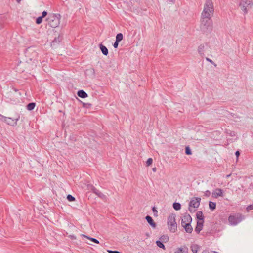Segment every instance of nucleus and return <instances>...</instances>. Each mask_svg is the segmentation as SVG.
<instances>
[{
    "label": "nucleus",
    "instance_id": "nucleus-1",
    "mask_svg": "<svg viewBox=\"0 0 253 253\" xmlns=\"http://www.w3.org/2000/svg\"><path fill=\"white\" fill-rule=\"evenodd\" d=\"M214 12L213 2L211 0H207L204 4L201 14V26L203 27L211 26L212 24L211 19Z\"/></svg>",
    "mask_w": 253,
    "mask_h": 253
},
{
    "label": "nucleus",
    "instance_id": "nucleus-2",
    "mask_svg": "<svg viewBox=\"0 0 253 253\" xmlns=\"http://www.w3.org/2000/svg\"><path fill=\"white\" fill-rule=\"evenodd\" d=\"M60 17L59 14H51L46 19V21L51 27L56 28L60 24Z\"/></svg>",
    "mask_w": 253,
    "mask_h": 253
},
{
    "label": "nucleus",
    "instance_id": "nucleus-3",
    "mask_svg": "<svg viewBox=\"0 0 253 253\" xmlns=\"http://www.w3.org/2000/svg\"><path fill=\"white\" fill-rule=\"evenodd\" d=\"M175 215L174 214H170L167 219V226L169 231L174 233L177 229V224L175 220Z\"/></svg>",
    "mask_w": 253,
    "mask_h": 253
},
{
    "label": "nucleus",
    "instance_id": "nucleus-4",
    "mask_svg": "<svg viewBox=\"0 0 253 253\" xmlns=\"http://www.w3.org/2000/svg\"><path fill=\"white\" fill-rule=\"evenodd\" d=\"M251 5L252 0H240L239 6L245 13L248 12V9Z\"/></svg>",
    "mask_w": 253,
    "mask_h": 253
},
{
    "label": "nucleus",
    "instance_id": "nucleus-5",
    "mask_svg": "<svg viewBox=\"0 0 253 253\" xmlns=\"http://www.w3.org/2000/svg\"><path fill=\"white\" fill-rule=\"evenodd\" d=\"M200 201L201 199L200 198H193L189 203V210L192 211L193 210L192 208H197L200 205Z\"/></svg>",
    "mask_w": 253,
    "mask_h": 253
},
{
    "label": "nucleus",
    "instance_id": "nucleus-6",
    "mask_svg": "<svg viewBox=\"0 0 253 253\" xmlns=\"http://www.w3.org/2000/svg\"><path fill=\"white\" fill-rule=\"evenodd\" d=\"M223 191L220 188L215 189L212 193V197L214 198H217L219 197H223Z\"/></svg>",
    "mask_w": 253,
    "mask_h": 253
},
{
    "label": "nucleus",
    "instance_id": "nucleus-7",
    "mask_svg": "<svg viewBox=\"0 0 253 253\" xmlns=\"http://www.w3.org/2000/svg\"><path fill=\"white\" fill-rule=\"evenodd\" d=\"M192 218L190 215L189 214H185L182 218L181 225L182 226H183L184 224H190Z\"/></svg>",
    "mask_w": 253,
    "mask_h": 253
},
{
    "label": "nucleus",
    "instance_id": "nucleus-8",
    "mask_svg": "<svg viewBox=\"0 0 253 253\" xmlns=\"http://www.w3.org/2000/svg\"><path fill=\"white\" fill-rule=\"evenodd\" d=\"M204 220L203 219H200V220H198L197 222V225L195 228V231L197 233H199L202 230L203 226Z\"/></svg>",
    "mask_w": 253,
    "mask_h": 253
},
{
    "label": "nucleus",
    "instance_id": "nucleus-9",
    "mask_svg": "<svg viewBox=\"0 0 253 253\" xmlns=\"http://www.w3.org/2000/svg\"><path fill=\"white\" fill-rule=\"evenodd\" d=\"M188 248L185 246H181L177 248L174 250V253H188Z\"/></svg>",
    "mask_w": 253,
    "mask_h": 253
},
{
    "label": "nucleus",
    "instance_id": "nucleus-10",
    "mask_svg": "<svg viewBox=\"0 0 253 253\" xmlns=\"http://www.w3.org/2000/svg\"><path fill=\"white\" fill-rule=\"evenodd\" d=\"M228 220L232 225H236L239 222V219L234 215L229 216Z\"/></svg>",
    "mask_w": 253,
    "mask_h": 253
},
{
    "label": "nucleus",
    "instance_id": "nucleus-11",
    "mask_svg": "<svg viewBox=\"0 0 253 253\" xmlns=\"http://www.w3.org/2000/svg\"><path fill=\"white\" fill-rule=\"evenodd\" d=\"M47 15V13L46 11H43L42 13V15L38 17L36 19V23L37 24H40L42 22L43 18H44Z\"/></svg>",
    "mask_w": 253,
    "mask_h": 253
},
{
    "label": "nucleus",
    "instance_id": "nucleus-12",
    "mask_svg": "<svg viewBox=\"0 0 253 253\" xmlns=\"http://www.w3.org/2000/svg\"><path fill=\"white\" fill-rule=\"evenodd\" d=\"M182 227L185 229L186 232L188 233H191L193 231V228L192 227L190 224H184Z\"/></svg>",
    "mask_w": 253,
    "mask_h": 253
},
{
    "label": "nucleus",
    "instance_id": "nucleus-13",
    "mask_svg": "<svg viewBox=\"0 0 253 253\" xmlns=\"http://www.w3.org/2000/svg\"><path fill=\"white\" fill-rule=\"evenodd\" d=\"M146 219L147 220V222L153 227H156V223L153 221L152 217L150 216H147L146 217Z\"/></svg>",
    "mask_w": 253,
    "mask_h": 253
},
{
    "label": "nucleus",
    "instance_id": "nucleus-14",
    "mask_svg": "<svg viewBox=\"0 0 253 253\" xmlns=\"http://www.w3.org/2000/svg\"><path fill=\"white\" fill-rule=\"evenodd\" d=\"M77 94L80 97L82 98H85L87 97V93L82 90H79Z\"/></svg>",
    "mask_w": 253,
    "mask_h": 253
},
{
    "label": "nucleus",
    "instance_id": "nucleus-15",
    "mask_svg": "<svg viewBox=\"0 0 253 253\" xmlns=\"http://www.w3.org/2000/svg\"><path fill=\"white\" fill-rule=\"evenodd\" d=\"M100 48L104 55H107L108 53V49L105 46L101 44H100Z\"/></svg>",
    "mask_w": 253,
    "mask_h": 253
},
{
    "label": "nucleus",
    "instance_id": "nucleus-16",
    "mask_svg": "<svg viewBox=\"0 0 253 253\" xmlns=\"http://www.w3.org/2000/svg\"><path fill=\"white\" fill-rule=\"evenodd\" d=\"M199 249V246L197 245L194 244L191 246V250L193 253H197Z\"/></svg>",
    "mask_w": 253,
    "mask_h": 253
},
{
    "label": "nucleus",
    "instance_id": "nucleus-17",
    "mask_svg": "<svg viewBox=\"0 0 253 253\" xmlns=\"http://www.w3.org/2000/svg\"><path fill=\"white\" fill-rule=\"evenodd\" d=\"M209 205L210 209L212 211L215 210L216 208V204L214 202L210 201L209 202Z\"/></svg>",
    "mask_w": 253,
    "mask_h": 253
},
{
    "label": "nucleus",
    "instance_id": "nucleus-18",
    "mask_svg": "<svg viewBox=\"0 0 253 253\" xmlns=\"http://www.w3.org/2000/svg\"><path fill=\"white\" fill-rule=\"evenodd\" d=\"M35 107V103H30L28 104L27 106V109L28 110H32Z\"/></svg>",
    "mask_w": 253,
    "mask_h": 253
},
{
    "label": "nucleus",
    "instance_id": "nucleus-19",
    "mask_svg": "<svg viewBox=\"0 0 253 253\" xmlns=\"http://www.w3.org/2000/svg\"><path fill=\"white\" fill-rule=\"evenodd\" d=\"M173 207L175 210H179L181 209V205L179 203H174Z\"/></svg>",
    "mask_w": 253,
    "mask_h": 253
},
{
    "label": "nucleus",
    "instance_id": "nucleus-20",
    "mask_svg": "<svg viewBox=\"0 0 253 253\" xmlns=\"http://www.w3.org/2000/svg\"><path fill=\"white\" fill-rule=\"evenodd\" d=\"M123 35L121 33H119L116 36V41H117V42H120L123 39Z\"/></svg>",
    "mask_w": 253,
    "mask_h": 253
},
{
    "label": "nucleus",
    "instance_id": "nucleus-21",
    "mask_svg": "<svg viewBox=\"0 0 253 253\" xmlns=\"http://www.w3.org/2000/svg\"><path fill=\"white\" fill-rule=\"evenodd\" d=\"M156 244L159 247L163 249L164 250H165V247L164 245L162 243V241H157L156 242Z\"/></svg>",
    "mask_w": 253,
    "mask_h": 253
},
{
    "label": "nucleus",
    "instance_id": "nucleus-22",
    "mask_svg": "<svg viewBox=\"0 0 253 253\" xmlns=\"http://www.w3.org/2000/svg\"><path fill=\"white\" fill-rule=\"evenodd\" d=\"M84 237L86 238L87 239L90 240V241L95 243L99 244V241H98L97 239H96L95 238L89 237H88V236H85V235H84Z\"/></svg>",
    "mask_w": 253,
    "mask_h": 253
},
{
    "label": "nucleus",
    "instance_id": "nucleus-23",
    "mask_svg": "<svg viewBox=\"0 0 253 253\" xmlns=\"http://www.w3.org/2000/svg\"><path fill=\"white\" fill-rule=\"evenodd\" d=\"M160 240L162 242H166L169 240V237L167 236H162L160 238Z\"/></svg>",
    "mask_w": 253,
    "mask_h": 253
},
{
    "label": "nucleus",
    "instance_id": "nucleus-24",
    "mask_svg": "<svg viewBox=\"0 0 253 253\" xmlns=\"http://www.w3.org/2000/svg\"><path fill=\"white\" fill-rule=\"evenodd\" d=\"M197 218L198 220H200L201 218L203 219L202 212L201 211H198L197 213Z\"/></svg>",
    "mask_w": 253,
    "mask_h": 253
},
{
    "label": "nucleus",
    "instance_id": "nucleus-25",
    "mask_svg": "<svg viewBox=\"0 0 253 253\" xmlns=\"http://www.w3.org/2000/svg\"><path fill=\"white\" fill-rule=\"evenodd\" d=\"M67 198L69 201H74L75 200V198L71 195H68Z\"/></svg>",
    "mask_w": 253,
    "mask_h": 253
},
{
    "label": "nucleus",
    "instance_id": "nucleus-26",
    "mask_svg": "<svg viewBox=\"0 0 253 253\" xmlns=\"http://www.w3.org/2000/svg\"><path fill=\"white\" fill-rule=\"evenodd\" d=\"M152 162H153V160L152 158H149L147 162H146V165L147 166H150L152 164Z\"/></svg>",
    "mask_w": 253,
    "mask_h": 253
},
{
    "label": "nucleus",
    "instance_id": "nucleus-27",
    "mask_svg": "<svg viewBox=\"0 0 253 253\" xmlns=\"http://www.w3.org/2000/svg\"><path fill=\"white\" fill-rule=\"evenodd\" d=\"M185 153L187 155H191V151L189 148V147H186L185 148Z\"/></svg>",
    "mask_w": 253,
    "mask_h": 253
},
{
    "label": "nucleus",
    "instance_id": "nucleus-28",
    "mask_svg": "<svg viewBox=\"0 0 253 253\" xmlns=\"http://www.w3.org/2000/svg\"><path fill=\"white\" fill-rule=\"evenodd\" d=\"M247 210L248 211L253 210V204L252 205L248 206L247 208Z\"/></svg>",
    "mask_w": 253,
    "mask_h": 253
},
{
    "label": "nucleus",
    "instance_id": "nucleus-29",
    "mask_svg": "<svg viewBox=\"0 0 253 253\" xmlns=\"http://www.w3.org/2000/svg\"><path fill=\"white\" fill-rule=\"evenodd\" d=\"M107 252L109 253H120L118 251H116L107 250Z\"/></svg>",
    "mask_w": 253,
    "mask_h": 253
},
{
    "label": "nucleus",
    "instance_id": "nucleus-30",
    "mask_svg": "<svg viewBox=\"0 0 253 253\" xmlns=\"http://www.w3.org/2000/svg\"><path fill=\"white\" fill-rule=\"evenodd\" d=\"M119 42H117V41H115V43L113 44L114 48H117V47L118 46Z\"/></svg>",
    "mask_w": 253,
    "mask_h": 253
},
{
    "label": "nucleus",
    "instance_id": "nucleus-31",
    "mask_svg": "<svg viewBox=\"0 0 253 253\" xmlns=\"http://www.w3.org/2000/svg\"><path fill=\"white\" fill-rule=\"evenodd\" d=\"M4 27L3 23L1 20L0 19V29Z\"/></svg>",
    "mask_w": 253,
    "mask_h": 253
},
{
    "label": "nucleus",
    "instance_id": "nucleus-32",
    "mask_svg": "<svg viewBox=\"0 0 253 253\" xmlns=\"http://www.w3.org/2000/svg\"><path fill=\"white\" fill-rule=\"evenodd\" d=\"M203 48H204V46H200L199 47V51L200 52H201L202 51V50H203Z\"/></svg>",
    "mask_w": 253,
    "mask_h": 253
},
{
    "label": "nucleus",
    "instance_id": "nucleus-33",
    "mask_svg": "<svg viewBox=\"0 0 253 253\" xmlns=\"http://www.w3.org/2000/svg\"><path fill=\"white\" fill-rule=\"evenodd\" d=\"M10 120H11V118H7L6 120V121L8 123V124H12V123H11L10 122Z\"/></svg>",
    "mask_w": 253,
    "mask_h": 253
},
{
    "label": "nucleus",
    "instance_id": "nucleus-34",
    "mask_svg": "<svg viewBox=\"0 0 253 253\" xmlns=\"http://www.w3.org/2000/svg\"><path fill=\"white\" fill-rule=\"evenodd\" d=\"M235 155H236L237 157H238L240 155L239 151H236L235 153Z\"/></svg>",
    "mask_w": 253,
    "mask_h": 253
},
{
    "label": "nucleus",
    "instance_id": "nucleus-35",
    "mask_svg": "<svg viewBox=\"0 0 253 253\" xmlns=\"http://www.w3.org/2000/svg\"><path fill=\"white\" fill-rule=\"evenodd\" d=\"M153 211L154 213H157V211L156 210V208L155 207H154L153 208Z\"/></svg>",
    "mask_w": 253,
    "mask_h": 253
},
{
    "label": "nucleus",
    "instance_id": "nucleus-36",
    "mask_svg": "<svg viewBox=\"0 0 253 253\" xmlns=\"http://www.w3.org/2000/svg\"><path fill=\"white\" fill-rule=\"evenodd\" d=\"M167 3H170L173 2V0H166Z\"/></svg>",
    "mask_w": 253,
    "mask_h": 253
},
{
    "label": "nucleus",
    "instance_id": "nucleus-37",
    "mask_svg": "<svg viewBox=\"0 0 253 253\" xmlns=\"http://www.w3.org/2000/svg\"><path fill=\"white\" fill-rule=\"evenodd\" d=\"M12 121L13 122V124L16 123V121H15V120H12Z\"/></svg>",
    "mask_w": 253,
    "mask_h": 253
},
{
    "label": "nucleus",
    "instance_id": "nucleus-38",
    "mask_svg": "<svg viewBox=\"0 0 253 253\" xmlns=\"http://www.w3.org/2000/svg\"><path fill=\"white\" fill-rule=\"evenodd\" d=\"M207 60L208 61H210V62H211V60H210L209 59H208V58H207Z\"/></svg>",
    "mask_w": 253,
    "mask_h": 253
},
{
    "label": "nucleus",
    "instance_id": "nucleus-39",
    "mask_svg": "<svg viewBox=\"0 0 253 253\" xmlns=\"http://www.w3.org/2000/svg\"><path fill=\"white\" fill-rule=\"evenodd\" d=\"M17 2H19L21 0H16Z\"/></svg>",
    "mask_w": 253,
    "mask_h": 253
},
{
    "label": "nucleus",
    "instance_id": "nucleus-40",
    "mask_svg": "<svg viewBox=\"0 0 253 253\" xmlns=\"http://www.w3.org/2000/svg\"><path fill=\"white\" fill-rule=\"evenodd\" d=\"M153 171H155V168H154V169H153Z\"/></svg>",
    "mask_w": 253,
    "mask_h": 253
}]
</instances>
